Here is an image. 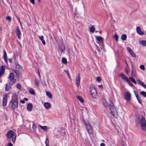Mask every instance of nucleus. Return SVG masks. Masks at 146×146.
Instances as JSON below:
<instances>
[{
    "instance_id": "nucleus-1",
    "label": "nucleus",
    "mask_w": 146,
    "mask_h": 146,
    "mask_svg": "<svg viewBox=\"0 0 146 146\" xmlns=\"http://www.w3.org/2000/svg\"><path fill=\"white\" fill-rule=\"evenodd\" d=\"M16 134L13 131L10 130L7 133L6 137L7 138L9 139L12 138V142L13 143H15L16 139Z\"/></svg>"
},
{
    "instance_id": "nucleus-2",
    "label": "nucleus",
    "mask_w": 146,
    "mask_h": 146,
    "mask_svg": "<svg viewBox=\"0 0 146 146\" xmlns=\"http://www.w3.org/2000/svg\"><path fill=\"white\" fill-rule=\"evenodd\" d=\"M110 108L112 115L115 118H117L118 116L117 113L113 104L112 103H110Z\"/></svg>"
},
{
    "instance_id": "nucleus-3",
    "label": "nucleus",
    "mask_w": 146,
    "mask_h": 146,
    "mask_svg": "<svg viewBox=\"0 0 146 146\" xmlns=\"http://www.w3.org/2000/svg\"><path fill=\"white\" fill-rule=\"evenodd\" d=\"M138 123L140 125L143 131L146 130V122L145 118L144 117H142Z\"/></svg>"
},
{
    "instance_id": "nucleus-4",
    "label": "nucleus",
    "mask_w": 146,
    "mask_h": 146,
    "mask_svg": "<svg viewBox=\"0 0 146 146\" xmlns=\"http://www.w3.org/2000/svg\"><path fill=\"white\" fill-rule=\"evenodd\" d=\"M90 90L92 97L94 99L97 98L98 94L95 87L93 86H91Z\"/></svg>"
},
{
    "instance_id": "nucleus-5",
    "label": "nucleus",
    "mask_w": 146,
    "mask_h": 146,
    "mask_svg": "<svg viewBox=\"0 0 146 146\" xmlns=\"http://www.w3.org/2000/svg\"><path fill=\"white\" fill-rule=\"evenodd\" d=\"M120 76L123 80L127 82L130 86L131 87H133V84L130 81L129 78L124 74L122 73H121L120 74Z\"/></svg>"
},
{
    "instance_id": "nucleus-6",
    "label": "nucleus",
    "mask_w": 146,
    "mask_h": 146,
    "mask_svg": "<svg viewBox=\"0 0 146 146\" xmlns=\"http://www.w3.org/2000/svg\"><path fill=\"white\" fill-rule=\"evenodd\" d=\"M85 124L87 131L89 134H91L92 132V126L88 121L87 122H85Z\"/></svg>"
},
{
    "instance_id": "nucleus-7",
    "label": "nucleus",
    "mask_w": 146,
    "mask_h": 146,
    "mask_svg": "<svg viewBox=\"0 0 146 146\" xmlns=\"http://www.w3.org/2000/svg\"><path fill=\"white\" fill-rule=\"evenodd\" d=\"M16 70H14V72L16 74H17V71L18 73L21 74L22 73V69L21 66L19 64H17L15 66Z\"/></svg>"
},
{
    "instance_id": "nucleus-8",
    "label": "nucleus",
    "mask_w": 146,
    "mask_h": 146,
    "mask_svg": "<svg viewBox=\"0 0 146 146\" xmlns=\"http://www.w3.org/2000/svg\"><path fill=\"white\" fill-rule=\"evenodd\" d=\"M96 42L99 44H100L104 42V38L102 37L101 36H96Z\"/></svg>"
},
{
    "instance_id": "nucleus-9",
    "label": "nucleus",
    "mask_w": 146,
    "mask_h": 146,
    "mask_svg": "<svg viewBox=\"0 0 146 146\" xmlns=\"http://www.w3.org/2000/svg\"><path fill=\"white\" fill-rule=\"evenodd\" d=\"M13 83L12 82H9L8 83L6 84V86L5 88V90L6 91H8L11 88V86L13 85Z\"/></svg>"
},
{
    "instance_id": "nucleus-10",
    "label": "nucleus",
    "mask_w": 146,
    "mask_h": 146,
    "mask_svg": "<svg viewBox=\"0 0 146 146\" xmlns=\"http://www.w3.org/2000/svg\"><path fill=\"white\" fill-rule=\"evenodd\" d=\"M80 76L78 74L76 77V84L77 87H78L80 86Z\"/></svg>"
},
{
    "instance_id": "nucleus-11",
    "label": "nucleus",
    "mask_w": 146,
    "mask_h": 146,
    "mask_svg": "<svg viewBox=\"0 0 146 146\" xmlns=\"http://www.w3.org/2000/svg\"><path fill=\"white\" fill-rule=\"evenodd\" d=\"M9 78L10 80V82H12L13 83H15L16 80H13L14 78V74L13 73H10Z\"/></svg>"
},
{
    "instance_id": "nucleus-12",
    "label": "nucleus",
    "mask_w": 146,
    "mask_h": 146,
    "mask_svg": "<svg viewBox=\"0 0 146 146\" xmlns=\"http://www.w3.org/2000/svg\"><path fill=\"white\" fill-rule=\"evenodd\" d=\"M7 94H5L3 98V106H5L7 105Z\"/></svg>"
},
{
    "instance_id": "nucleus-13",
    "label": "nucleus",
    "mask_w": 146,
    "mask_h": 146,
    "mask_svg": "<svg viewBox=\"0 0 146 146\" xmlns=\"http://www.w3.org/2000/svg\"><path fill=\"white\" fill-rule=\"evenodd\" d=\"M131 94L128 92H126L125 93V99L127 101H129L131 100Z\"/></svg>"
},
{
    "instance_id": "nucleus-14",
    "label": "nucleus",
    "mask_w": 146,
    "mask_h": 146,
    "mask_svg": "<svg viewBox=\"0 0 146 146\" xmlns=\"http://www.w3.org/2000/svg\"><path fill=\"white\" fill-rule=\"evenodd\" d=\"M11 101L18 102V96L15 93L12 94V99Z\"/></svg>"
},
{
    "instance_id": "nucleus-15",
    "label": "nucleus",
    "mask_w": 146,
    "mask_h": 146,
    "mask_svg": "<svg viewBox=\"0 0 146 146\" xmlns=\"http://www.w3.org/2000/svg\"><path fill=\"white\" fill-rule=\"evenodd\" d=\"M10 103L12 104L11 107L13 109H15L18 106V102L11 101Z\"/></svg>"
},
{
    "instance_id": "nucleus-16",
    "label": "nucleus",
    "mask_w": 146,
    "mask_h": 146,
    "mask_svg": "<svg viewBox=\"0 0 146 146\" xmlns=\"http://www.w3.org/2000/svg\"><path fill=\"white\" fill-rule=\"evenodd\" d=\"M127 50L129 54L131 55V56L134 57H135L136 55L133 52L131 49L129 47L127 48Z\"/></svg>"
},
{
    "instance_id": "nucleus-17",
    "label": "nucleus",
    "mask_w": 146,
    "mask_h": 146,
    "mask_svg": "<svg viewBox=\"0 0 146 146\" xmlns=\"http://www.w3.org/2000/svg\"><path fill=\"white\" fill-rule=\"evenodd\" d=\"M136 30L137 31V32L139 35H143L144 34V32L141 31V28L140 27H136Z\"/></svg>"
},
{
    "instance_id": "nucleus-18",
    "label": "nucleus",
    "mask_w": 146,
    "mask_h": 146,
    "mask_svg": "<svg viewBox=\"0 0 146 146\" xmlns=\"http://www.w3.org/2000/svg\"><path fill=\"white\" fill-rule=\"evenodd\" d=\"M137 81L138 82V84H139L141 86L146 89V85L143 82V81L139 79L137 80Z\"/></svg>"
},
{
    "instance_id": "nucleus-19",
    "label": "nucleus",
    "mask_w": 146,
    "mask_h": 146,
    "mask_svg": "<svg viewBox=\"0 0 146 146\" xmlns=\"http://www.w3.org/2000/svg\"><path fill=\"white\" fill-rule=\"evenodd\" d=\"M59 48L61 52L63 53L65 52V47L63 44H61L59 45Z\"/></svg>"
},
{
    "instance_id": "nucleus-20",
    "label": "nucleus",
    "mask_w": 146,
    "mask_h": 146,
    "mask_svg": "<svg viewBox=\"0 0 146 146\" xmlns=\"http://www.w3.org/2000/svg\"><path fill=\"white\" fill-rule=\"evenodd\" d=\"M16 33L18 38L20 39L21 37V32L19 27H17V28Z\"/></svg>"
},
{
    "instance_id": "nucleus-21",
    "label": "nucleus",
    "mask_w": 146,
    "mask_h": 146,
    "mask_svg": "<svg viewBox=\"0 0 146 146\" xmlns=\"http://www.w3.org/2000/svg\"><path fill=\"white\" fill-rule=\"evenodd\" d=\"M43 105L46 109L50 108L51 106V104L50 103L47 102L44 103Z\"/></svg>"
},
{
    "instance_id": "nucleus-22",
    "label": "nucleus",
    "mask_w": 146,
    "mask_h": 146,
    "mask_svg": "<svg viewBox=\"0 0 146 146\" xmlns=\"http://www.w3.org/2000/svg\"><path fill=\"white\" fill-rule=\"evenodd\" d=\"M5 67L4 66H2L0 68V77L3 75L4 73Z\"/></svg>"
},
{
    "instance_id": "nucleus-23",
    "label": "nucleus",
    "mask_w": 146,
    "mask_h": 146,
    "mask_svg": "<svg viewBox=\"0 0 146 146\" xmlns=\"http://www.w3.org/2000/svg\"><path fill=\"white\" fill-rule=\"evenodd\" d=\"M5 67L4 66H2L0 68V77L3 75L4 73Z\"/></svg>"
},
{
    "instance_id": "nucleus-24",
    "label": "nucleus",
    "mask_w": 146,
    "mask_h": 146,
    "mask_svg": "<svg viewBox=\"0 0 146 146\" xmlns=\"http://www.w3.org/2000/svg\"><path fill=\"white\" fill-rule=\"evenodd\" d=\"M27 110L29 111H30L32 110L33 105L31 103H29L27 105Z\"/></svg>"
},
{
    "instance_id": "nucleus-25",
    "label": "nucleus",
    "mask_w": 146,
    "mask_h": 146,
    "mask_svg": "<svg viewBox=\"0 0 146 146\" xmlns=\"http://www.w3.org/2000/svg\"><path fill=\"white\" fill-rule=\"evenodd\" d=\"M132 70L131 71V75L132 76L134 77L135 76V69L134 68L133 66H131Z\"/></svg>"
},
{
    "instance_id": "nucleus-26",
    "label": "nucleus",
    "mask_w": 146,
    "mask_h": 146,
    "mask_svg": "<svg viewBox=\"0 0 146 146\" xmlns=\"http://www.w3.org/2000/svg\"><path fill=\"white\" fill-rule=\"evenodd\" d=\"M3 58L7 64V54L6 53V51L5 50H4L3 51Z\"/></svg>"
},
{
    "instance_id": "nucleus-27",
    "label": "nucleus",
    "mask_w": 146,
    "mask_h": 146,
    "mask_svg": "<svg viewBox=\"0 0 146 146\" xmlns=\"http://www.w3.org/2000/svg\"><path fill=\"white\" fill-rule=\"evenodd\" d=\"M38 37L41 40L42 43V44L44 45H45L46 44V43L44 39V36L42 35L41 36H39Z\"/></svg>"
},
{
    "instance_id": "nucleus-28",
    "label": "nucleus",
    "mask_w": 146,
    "mask_h": 146,
    "mask_svg": "<svg viewBox=\"0 0 146 146\" xmlns=\"http://www.w3.org/2000/svg\"><path fill=\"white\" fill-rule=\"evenodd\" d=\"M77 98L78 100L80 102L82 103H83L84 102V100L83 98L80 96H77Z\"/></svg>"
},
{
    "instance_id": "nucleus-29",
    "label": "nucleus",
    "mask_w": 146,
    "mask_h": 146,
    "mask_svg": "<svg viewBox=\"0 0 146 146\" xmlns=\"http://www.w3.org/2000/svg\"><path fill=\"white\" fill-rule=\"evenodd\" d=\"M39 126L42 129L44 130L45 131H47L48 130V127L46 126H42L40 125H39Z\"/></svg>"
},
{
    "instance_id": "nucleus-30",
    "label": "nucleus",
    "mask_w": 146,
    "mask_h": 146,
    "mask_svg": "<svg viewBox=\"0 0 146 146\" xmlns=\"http://www.w3.org/2000/svg\"><path fill=\"white\" fill-rule=\"evenodd\" d=\"M140 44L144 46H146V40H142L139 41Z\"/></svg>"
},
{
    "instance_id": "nucleus-31",
    "label": "nucleus",
    "mask_w": 146,
    "mask_h": 146,
    "mask_svg": "<svg viewBox=\"0 0 146 146\" xmlns=\"http://www.w3.org/2000/svg\"><path fill=\"white\" fill-rule=\"evenodd\" d=\"M29 93L32 95H34L35 94V92L33 89V88H30L28 90Z\"/></svg>"
},
{
    "instance_id": "nucleus-32",
    "label": "nucleus",
    "mask_w": 146,
    "mask_h": 146,
    "mask_svg": "<svg viewBox=\"0 0 146 146\" xmlns=\"http://www.w3.org/2000/svg\"><path fill=\"white\" fill-rule=\"evenodd\" d=\"M129 80H130L133 83H134L135 84H136L137 82L135 81V80L133 78V77L131 76H130L129 77Z\"/></svg>"
},
{
    "instance_id": "nucleus-33",
    "label": "nucleus",
    "mask_w": 146,
    "mask_h": 146,
    "mask_svg": "<svg viewBox=\"0 0 146 146\" xmlns=\"http://www.w3.org/2000/svg\"><path fill=\"white\" fill-rule=\"evenodd\" d=\"M129 80H130L133 83H134L135 84H136L137 82L135 81V80L133 78V77L131 76H130L129 77Z\"/></svg>"
},
{
    "instance_id": "nucleus-34",
    "label": "nucleus",
    "mask_w": 146,
    "mask_h": 146,
    "mask_svg": "<svg viewBox=\"0 0 146 146\" xmlns=\"http://www.w3.org/2000/svg\"><path fill=\"white\" fill-rule=\"evenodd\" d=\"M95 29L94 26H92L89 29L90 31L93 33L95 30Z\"/></svg>"
},
{
    "instance_id": "nucleus-35",
    "label": "nucleus",
    "mask_w": 146,
    "mask_h": 146,
    "mask_svg": "<svg viewBox=\"0 0 146 146\" xmlns=\"http://www.w3.org/2000/svg\"><path fill=\"white\" fill-rule=\"evenodd\" d=\"M103 103L105 107H107L108 106V104L107 102H106V99H104L103 100Z\"/></svg>"
},
{
    "instance_id": "nucleus-36",
    "label": "nucleus",
    "mask_w": 146,
    "mask_h": 146,
    "mask_svg": "<svg viewBox=\"0 0 146 146\" xmlns=\"http://www.w3.org/2000/svg\"><path fill=\"white\" fill-rule=\"evenodd\" d=\"M46 95L50 98H52V96L51 94L49 92H46Z\"/></svg>"
},
{
    "instance_id": "nucleus-37",
    "label": "nucleus",
    "mask_w": 146,
    "mask_h": 146,
    "mask_svg": "<svg viewBox=\"0 0 146 146\" xmlns=\"http://www.w3.org/2000/svg\"><path fill=\"white\" fill-rule=\"evenodd\" d=\"M127 38V36L125 34L123 35L121 37V38L123 40H125Z\"/></svg>"
},
{
    "instance_id": "nucleus-38",
    "label": "nucleus",
    "mask_w": 146,
    "mask_h": 146,
    "mask_svg": "<svg viewBox=\"0 0 146 146\" xmlns=\"http://www.w3.org/2000/svg\"><path fill=\"white\" fill-rule=\"evenodd\" d=\"M140 94L142 95L143 96L146 97V92L143 91H141L140 93Z\"/></svg>"
},
{
    "instance_id": "nucleus-39",
    "label": "nucleus",
    "mask_w": 146,
    "mask_h": 146,
    "mask_svg": "<svg viewBox=\"0 0 146 146\" xmlns=\"http://www.w3.org/2000/svg\"><path fill=\"white\" fill-rule=\"evenodd\" d=\"M45 143L46 144V146H48V145L49 141L47 137H46V139Z\"/></svg>"
},
{
    "instance_id": "nucleus-40",
    "label": "nucleus",
    "mask_w": 146,
    "mask_h": 146,
    "mask_svg": "<svg viewBox=\"0 0 146 146\" xmlns=\"http://www.w3.org/2000/svg\"><path fill=\"white\" fill-rule=\"evenodd\" d=\"M134 92L135 94V95L136 97V98L139 97V95L138 92L135 91H134Z\"/></svg>"
},
{
    "instance_id": "nucleus-41",
    "label": "nucleus",
    "mask_w": 146,
    "mask_h": 146,
    "mask_svg": "<svg viewBox=\"0 0 146 146\" xmlns=\"http://www.w3.org/2000/svg\"><path fill=\"white\" fill-rule=\"evenodd\" d=\"M62 62L64 64H66L67 62V60L66 58H62Z\"/></svg>"
},
{
    "instance_id": "nucleus-42",
    "label": "nucleus",
    "mask_w": 146,
    "mask_h": 146,
    "mask_svg": "<svg viewBox=\"0 0 146 146\" xmlns=\"http://www.w3.org/2000/svg\"><path fill=\"white\" fill-rule=\"evenodd\" d=\"M35 84L37 86H38L39 82L38 80H36V79H35Z\"/></svg>"
},
{
    "instance_id": "nucleus-43",
    "label": "nucleus",
    "mask_w": 146,
    "mask_h": 146,
    "mask_svg": "<svg viewBox=\"0 0 146 146\" xmlns=\"http://www.w3.org/2000/svg\"><path fill=\"white\" fill-rule=\"evenodd\" d=\"M139 68L143 70H145V66L143 65H140V66Z\"/></svg>"
},
{
    "instance_id": "nucleus-44",
    "label": "nucleus",
    "mask_w": 146,
    "mask_h": 146,
    "mask_svg": "<svg viewBox=\"0 0 146 146\" xmlns=\"http://www.w3.org/2000/svg\"><path fill=\"white\" fill-rule=\"evenodd\" d=\"M16 87L17 89L19 90H20L21 89V85L19 84H17Z\"/></svg>"
},
{
    "instance_id": "nucleus-45",
    "label": "nucleus",
    "mask_w": 146,
    "mask_h": 146,
    "mask_svg": "<svg viewBox=\"0 0 146 146\" xmlns=\"http://www.w3.org/2000/svg\"><path fill=\"white\" fill-rule=\"evenodd\" d=\"M114 38H115L116 40L117 41L118 40V36L116 33H115L114 35Z\"/></svg>"
},
{
    "instance_id": "nucleus-46",
    "label": "nucleus",
    "mask_w": 146,
    "mask_h": 146,
    "mask_svg": "<svg viewBox=\"0 0 146 146\" xmlns=\"http://www.w3.org/2000/svg\"><path fill=\"white\" fill-rule=\"evenodd\" d=\"M32 128H33V130L34 131H35L36 130V127L34 124L32 126Z\"/></svg>"
},
{
    "instance_id": "nucleus-47",
    "label": "nucleus",
    "mask_w": 146,
    "mask_h": 146,
    "mask_svg": "<svg viewBox=\"0 0 146 146\" xmlns=\"http://www.w3.org/2000/svg\"><path fill=\"white\" fill-rule=\"evenodd\" d=\"M96 80L98 82H100L101 80V79L100 77L98 76L96 78Z\"/></svg>"
},
{
    "instance_id": "nucleus-48",
    "label": "nucleus",
    "mask_w": 146,
    "mask_h": 146,
    "mask_svg": "<svg viewBox=\"0 0 146 146\" xmlns=\"http://www.w3.org/2000/svg\"><path fill=\"white\" fill-rule=\"evenodd\" d=\"M17 19L18 21H19V23L20 24V25L21 26H22V24L21 22V21L20 20V18L19 17H17Z\"/></svg>"
},
{
    "instance_id": "nucleus-49",
    "label": "nucleus",
    "mask_w": 146,
    "mask_h": 146,
    "mask_svg": "<svg viewBox=\"0 0 146 146\" xmlns=\"http://www.w3.org/2000/svg\"><path fill=\"white\" fill-rule=\"evenodd\" d=\"M137 100L139 103V104H141V100L139 99V97L137 98Z\"/></svg>"
},
{
    "instance_id": "nucleus-50",
    "label": "nucleus",
    "mask_w": 146,
    "mask_h": 146,
    "mask_svg": "<svg viewBox=\"0 0 146 146\" xmlns=\"http://www.w3.org/2000/svg\"><path fill=\"white\" fill-rule=\"evenodd\" d=\"M7 20L11 21V17L10 16H7Z\"/></svg>"
},
{
    "instance_id": "nucleus-51",
    "label": "nucleus",
    "mask_w": 146,
    "mask_h": 146,
    "mask_svg": "<svg viewBox=\"0 0 146 146\" xmlns=\"http://www.w3.org/2000/svg\"><path fill=\"white\" fill-rule=\"evenodd\" d=\"M96 48L97 50L99 52H100V50L99 48L98 47V46H96Z\"/></svg>"
},
{
    "instance_id": "nucleus-52",
    "label": "nucleus",
    "mask_w": 146,
    "mask_h": 146,
    "mask_svg": "<svg viewBox=\"0 0 146 146\" xmlns=\"http://www.w3.org/2000/svg\"><path fill=\"white\" fill-rule=\"evenodd\" d=\"M7 146H13V145L10 143H8Z\"/></svg>"
},
{
    "instance_id": "nucleus-53",
    "label": "nucleus",
    "mask_w": 146,
    "mask_h": 146,
    "mask_svg": "<svg viewBox=\"0 0 146 146\" xmlns=\"http://www.w3.org/2000/svg\"><path fill=\"white\" fill-rule=\"evenodd\" d=\"M30 1L33 4H34L35 0H30Z\"/></svg>"
},
{
    "instance_id": "nucleus-54",
    "label": "nucleus",
    "mask_w": 146,
    "mask_h": 146,
    "mask_svg": "<svg viewBox=\"0 0 146 146\" xmlns=\"http://www.w3.org/2000/svg\"><path fill=\"white\" fill-rule=\"evenodd\" d=\"M20 102L22 103V104H24L25 102L24 100H22L20 101Z\"/></svg>"
},
{
    "instance_id": "nucleus-55",
    "label": "nucleus",
    "mask_w": 146,
    "mask_h": 146,
    "mask_svg": "<svg viewBox=\"0 0 146 146\" xmlns=\"http://www.w3.org/2000/svg\"><path fill=\"white\" fill-rule=\"evenodd\" d=\"M127 74H128L129 72V70L127 69H126L125 70Z\"/></svg>"
},
{
    "instance_id": "nucleus-56",
    "label": "nucleus",
    "mask_w": 146,
    "mask_h": 146,
    "mask_svg": "<svg viewBox=\"0 0 146 146\" xmlns=\"http://www.w3.org/2000/svg\"><path fill=\"white\" fill-rule=\"evenodd\" d=\"M100 146H105V145L104 143H102L100 144Z\"/></svg>"
},
{
    "instance_id": "nucleus-57",
    "label": "nucleus",
    "mask_w": 146,
    "mask_h": 146,
    "mask_svg": "<svg viewBox=\"0 0 146 146\" xmlns=\"http://www.w3.org/2000/svg\"><path fill=\"white\" fill-rule=\"evenodd\" d=\"M64 71H65V72H66L67 76H68V75L69 74V73L68 71H65V70Z\"/></svg>"
},
{
    "instance_id": "nucleus-58",
    "label": "nucleus",
    "mask_w": 146,
    "mask_h": 146,
    "mask_svg": "<svg viewBox=\"0 0 146 146\" xmlns=\"http://www.w3.org/2000/svg\"><path fill=\"white\" fill-rule=\"evenodd\" d=\"M8 60L10 62H12V58H9L8 59Z\"/></svg>"
},
{
    "instance_id": "nucleus-59",
    "label": "nucleus",
    "mask_w": 146,
    "mask_h": 146,
    "mask_svg": "<svg viewBox=\"0 0 146 146\" xmlns=\"http://www.w3.org/2000/svg\"><path fill=\"white\" fill-rule=\"evenodd\" d=\"M68 78L70 79V80H71V78H70V74L68 75L67 76Z\"/></svg>"
},
{
    "instance_id": "nucleus-60",
    "label": "nucleus",
    "mask_w": 146,
    "mask_h": 146,
    "mask_svg": "<svg viewBox=\"0 0 146 146\" xmlns=\"http://www.w3.org/2000/svg\"><path fill=\"white\" fill-rule=\"evenodd\" d=\"M68 78L70 79V80H71V78H70V74L68 75L67 76Z\"/></svg>"
},
{
    "instance_id": "nucleus-61",
    "label": "nucleus",
    "mask_w": 146,
    "mask_h": 146,
    "mask_svg": "<svg viewBox=\"0 0 146 146\" xmlns=\"http://www.w3.org/2000/svg\"><path fill=\"white\" fill-rule=\"evenodd\" d=\"M24 100H25L27 101V100H28V99L27 98H24Z\"/></svg>"
},
{
    "instance_id": "nucleus-62",
    "label": "nucleus",
    "mask_w": 146,
    "mask_h": 146,
    "mask_svg": "<svg viewBox=\"0 0 146 146\" xmlns=\"http://www.w3.org/2000/svg\"><path fill=\"white\" fill-rule=\"evenodd\" d=\"M99 87L101 88H102V85H99Z\"/></svg>"
},
{
    "instance_id": "nucleus-63",
    "label": "nucleus",
    "mask_w": 146,
    "mask_h": 146,
    "mask_svg": "<svg viewBox=\"0 0 146 146\" xmlns=\"http://www.w3.org/2000/svg\"><path fill=\"white\" fill-rule=\"evenodd\" d=\"M101 46H102V47H101V49H102V48H104L103 46V45H101Z\"/></svg>"
},
{
    "instance_id": "nucleus-64",
    "label": "nucleus",
    "mask_w": 146,
    "mask_h": 146,
    "mask_svg": "<svg viewBox=\"0 0 146 146\" xmlns=\"http://www.w3.org/2000/svg\"><path fill=\"white\" fill-rule=\"evenodd\" d=\"M99 32V33L101 34V33H102V31H100Z\"/></svg>"
}]
</instances>
